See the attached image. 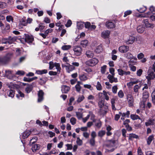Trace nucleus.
I'll list each match as a JSON object with an SVG mask.
<instances>
[{
  "mask_svg": "<svg viewBox=\"0 0 155 155\" xmlns=\"http://www.w3.org/2000/svg\"><path fill=\"white\" fill-rule=\"evenodd\" d=\"M143 23L145 24V26L147 28H150L151 27V25L149 23L148 19H146L143 20Z\"/></svg>",
  "mask_w": 155,
  "mask_h": 155,
  "instance_id": "obj_42",
  "label": "nucleus"
},
{
  "mask_svg": "<svg viewBox=\"0 0 155 155\" xmlns=\"http://www.w3.org/2000/svg\"><path fill=\"white\" fill-rule=\"evenodd\" d=\"M124 71L120 69H119L117 70L118 74L121 76L124 75Z\"/></svg>",
  "mask_w": 155,
  "mask_h": 155,
  "instance_id": "obj_64",
  "label": "nucleus"
},
{
  "mask_svg": "<svg viewBox=\"0 0 155 155\" xmlns=\"http://www.w3.org/2000/svg\"><path fill=\"white\" fill-rule=\"evenodd\" d=\"M107 66L104 65L101 68V72L102 74H104L106 71Z\"/></svg>",
  "mask_w": 155,
  "mask_h": 155,
  "instance_id": "obj_52",
  "label": "nucleus"
},
{
  "mask_svg": "<svg viewBox=\"0 0 155 155\" xmlns=\"http://www.w3.org/2000/svg\"><path fill=\"white\" fill-rule=\"evenodd\" d=\"M31 86L28 85L25 89V91L27 93H29L32 90Z\"/></svg>",
  "mask_w": 155,
  "mask_h": 155,
  "instance_id": "obj_46",
  "label": "nucleus"
},
{
  "mask_svg": "<svg viewBox=\"0 0 155 155\" xmlns=\"http://www.w3.org/2000/svg\"><path fill=\"white\" fill-rule=\"evenodd\" d=\"M112 130H113V128L110 126H107V136H109L112 134V133L110 132V131Z\"/></svg>",
  "mask_w": 155,
  "mask_h": 155,
  "instance_id": "obj_35",
  "label": "nucleus"
},
{
  "mask_svg": "<svg viewBox=\"0 0 155 155\" xmlns=\"http://www.w3.org/2000/svg\"><path fill=\"white\" fill-rule=\"evenodd\" d=\"M85 97L83 95H79L76 102L78 103H79L82 101L84 99Z\"/></svg>",
  "mask_w": 155,
  "mask_h": 155,
  "instance_id": "obj_36",
  "label": "nucleus"
},
{
  "mask_svg": "<svg viewBox=\"0 0 155 155\" xmlns=\"http://www.w3.org/2000/svg\"><path fill=\"white\" fill-rule=\"evenodd\" d=\"M135 40L134 37L133 36H130L129 39L126 41L127 44H133Z\"/></svg>",
  "mask_w": 155,
  "mask_h": 155,
  "instance_id": "obj_16",
  "label": "nucleus"
},
{
  "mask_svg": "<svg viewBox=\"0 0 155 155\" xmlns=\"http://www.w3.org/2000/svg\"><path fill=\"white\" fill-rule=\"evenodd\" d=\"M105 131L101 130L98 132V136L100 137H102L105 134Z\"/></svg>",
  "mask_w": 155,
  "mask_h": 155,
  "instance_id": "obj_50",
  "label": "nucleus"
},
{
  "mask_svg": "<svg viewBox=\"0 0 155 155\" xmlns=\"http://www.w3.org/2000/svg\"><path fill=\"white\" fill-rule=\"evenodd\" d=\"M115 141L114 140H107V147H114L115 146Z\"/></svg>",
  "mask_w": 155,
  "mask_h": 155,
  "instance_id": "obj_17",
  "label": "nucleus"
},
{
  "mask_svg": "<svg viewBox=\"0 0 155 155\" xmlns=\"http://www.w3.org/2000/svg\"><path fill=\"white\" fill-rule=\"evenodd\" d=\"M86 54L88 58H92L94 55V52L92 51L88 50L86 52Z\"/></svg>",
  "mask_w": 155,
  "mask_h": 155,
  "instance_id": "obj_24",
  "label": "nucleus"
},
{
  "mask_svg": "<svg viewBox=\"0 0 155 155\" xmlns=\"http://www.w3.org/2000/svg\"><path fill=\"white\" fill-rule=\"evenodd\" d=\"M137 155H143V153L140 147H138L137 150Z\"/></svg>",
  "mask_w": 155,
  "mask_h": 155,
  "instance_id": "obj_55",
  "label": "nucleus"
},
{
  "mask_svg": "<svg viewBox=\"0 0 155 155\" xmlns=\"http://www.w3.org/2000/svg\"><path fill=\"white\" fill-rule=\"evenodd\" d=\"M148 82H150L151 80H153L155 78V74L152 71L148 72V76L146 77Z\"/></svg>",
  "mask_w": 155,
  "mask_h": 155,
  "instance_id": "obj_11",
  "label": "nucleus"
},
{
  "mask_svg": "<svg viewBox=\"0 0 155 155\" xmlns=\"http://www.w3.org/2000/svg\"><path fill=\"white\" fill-rule=\"evenodd\" d=\"M126 58L129 59H133L135 60H137V58L133 56L132 54L128 52L126 54Z\"/></svg>",
  "mask_w": 155,
  "mask_h": 155,
  "instance_id": "obj_25",
  "label": "nucleus"
},
{
  "mask_svg": "<svg viewBox=\"0 0 155 155\" xmlns=\"http://www.w3.org/2000/svg\"><path fill=\"white\" fill-rule=\"evenodd\" d=\"M118 97L120 98H123L124 96V94L122 90H120L118 93Z\"/></svg>",
  "mask_w": 155,
  "mask_h": 155,
  "instance_id": "obj_59",
  "label": "nucleus"
},
{
  "mask_svg": "<svg viewBox=\"0 0 155 155\" xmlns=\"http://www.w3.org/2000/svg\"><path fill=\"white\" fill-rule=\"evenodd\" d=\"M5 74L4 76V77L6 76L8 78L10 79L12 76V71L9 70H6L5 71Z\"/></svg>",
  "mask_w": 155,
  "mask_h": 155,
  "instance_id": "obj_20",
  "label": "nucleus"
},
{
  "mask_svg": "<svg viewBox=\"0 0 155 155\" xmlns=\"http://www.w3.org/2000/svg\"><path fill=\"white\" fill-rule=\"evenodd\" d=\"M54 67H56V68L57 69V71L60 72L61 68L60 67V64L59 63H54Z\"/></svg>",
  "mask_w": 155,
  "mask_h": 155,
  "instance_id": "obj_43",
  "label": "nucleus"
},
{
  "mask_svg": "<svg viewBox=\"0 0 155 155\" xmlns=\"http://www.w3.org/2000/svg\"><path fill=\"white\" fill-rule=\"evenodd\" d=\"M47 70L46 69H44L41 70H38L36 71V73L38 74H42L47 73Z\"/></svg>",
  "mask_w": 155,
  "mask_h": 155,
  "instance_id": "obj_38",
  "label": "nucleus"
},
{
  "mask_svg": "<svg viewBox=\"0 0 155 155\" xmlns=\"http://www.w3.org/2000/svg\"><path fill=\"white\" fill-rule=\"evenodd\" d=\"M25 40L26 42L28 43L32 42L33 40V36L28 34H25Z\"/></svg>",
  "mask_w": 155,
  "mask_h": 155,
  "instance_id": "obj_12",
  "label": "nucleus"
},
{
  "mask_svg": "<svg viewBox=\"0 0 155 155\" xmlns=\"http://www.w3.org/2000/svg\"><path fill=\"white\" fill-rule=\"evenodd\" d=\"M150 12L147 13V15H150L151 13L153 14H155V8L153 6H151L150 8Z\"/></svg>",
  "mask_w": 155,
  "mask_h": 155,
  "instance_id": "obj_31",
  "label": "nucleus"
},
{
  "mask_svg": "<svg viewBox=\"0 0 155 155\" xmlns=\"http://www.w3.org/2000/svg\"><path fill=\"white\" fill-rule=\"evenodd\" d=\"M103 48L101 45L98 46L95 50V52L97 53H99L102 51Z\"/></svg>",
  "mask_w": 155,
  "mask_h": 155,
  "instance_id": "obj_34",
  "label": "nucleus"
},
{
  "mask_svg": "<svg viewBox=\"0 0 155 155\" xmlns=\"http://www.w3.org/2000/svg\"><path fill=\"white\" fill-rule=\"evenodd\" d=\"M7 6V4L4 2H0V8H5Z\"/></svg>",
  "mask_w": 155,
  "mask_h": 155,
  "instance_id": "obj_57",
  "label": "nucleus"
},
{
  "mask_svg": "<svg viewBox=\"0 0 155 155\" xmlns=\"http://www.w3.org/2000/svg\"><path fill=\"white\" fill-rule=\"evenodd\" d=\"M83 70L89 74H91L92 71L91 69L89 68H83Z\"/></svg>",
  "mask_w": 155,
  "mask_h": 155,
  "instance_id": "obj_48",
  "label": "nucleus"
},
{
  "mask_svg": "<svg viewBox=\"0 0 155 155\" xmlns=\"http://www.w3.org/2000/svg\"><path fill=\"white\" fill-rule=\"evenodd\" d=\"M116 21L114 20H112L109 21L107 23V28H113L115 27Z\"/></svg>",
  "mask_w": 155,
  "mask_h": 155,
  "instance_id": "obj_9",
  "label": "nucleus"
},
{
  "mask_svg": "<svg viewBox=\"0 0 155 155\" xmlns=\"http://www.w3.org/2000/svg\"><path fill=\"white\" fill-rule=\"evenodd\" d=\"M8 44H11L14 43L17 39V38L16 36H9L7 38Z\"/></svg>",
  "mask_w": 155,
  "mask_h": 155,
  "instance_id": "obj_10",
  "label": "nucleus"
},
{
  "mask_svg": "<svg viewBox=\"0 0 155 155\" xmlns=\"http://www.w3.org/2000/svg\"><path fill=\"white\" fill-rule=\"evenodd\" d=\"M75 88L77 91L79 93L80 92L81 87L80 85L76 84L75 86Z\"/></svg>",
  "mask_w": 155,
  "mask_h": 155,
  "instance_id": "obj_51",
  "label": "nucleus"
},
{
  "mask_svg": "<svg viewBox=\"0 0 155 155\" xmlns=\"http://www.w3.org/2000/svg\"><path fill=\"white\" fill-rule=\"evenodd\" d=\"M119 113V114L121 115L123 117H127V118H128L129 117V115L130 114V112L129 111H127L126 113H122V112H120Z\"/></svg>",
  "mask_w": 155,
  "mask_h": 155,
  "instance_id": "obj_32",
  "label": "nucleus"
},
{
  "mask_svg": "<svg viewBox=\"0 0 155 155\" xmlns=\"http://www.w3.org/2000/svg\"><path fill=\"white\" fill-rule=\"evenodd\" d=\"M140 87L138 84H136L134 86V91L135 92H138V89L140 88Z\"/></svg>",
  "mask_w": 155,
  "mask_h": 155,
  "instance_id": "obj_54",
  "label": "nucleus"
},
{
  "mask_svg": "<svg viewBox=\"0 0 155 155\" xmlns=\"http://www.w3.org/2000/svg\"><path fill=\"white\" fill-rule=\"evenodd\" d=\"M73 50L74 54L76 56H80L83 50L82 48L78 46H75L73 47Z\"/></svg>",
  "mask_w": 155,
  "mask_h": 155,
  "instance_id": "obj_6",
  "label": "nucleus"
},
{
  "mask_svg": "<svg viewBox=\"0 0 155 155\" xmlns=\"http://www.w3.org/2000/svg\"><path fill=\"white\" fill-rule=\"evenodd\" d=\"M136 41L138 43H140L143 41V39L141 36H137L136 38Z\"/></svg>",
  "mask_w": 155,
  "mask_h": 155,
  "instance_id": "obj_44",
  "label": "nucleus"
},
{
  "mask_svg": "<svg viewBox=\"0 0 155 155\" xmlns=\"http://www.w3.org/2000/svg\"><path fill=\"white\" fill-rule=\"evenodd\" d=\"M101 36L102 38L106 39L107 38V31H105L101 33Z\"/></svg>",
  "mask_w": 155,
  "mask_h": 155,
  "instance_id": "obj_62",
  "label": "nucleus"
},
{
  "mask_svg": "<svg viewBox=\"0 0 155 155\" xmlns=\"http://www.w3.org/2000/svg\"><path fill=\"white\" fill-rule=\"evenodd\" d=\"M95 122V125L97 128H100L101 126V123L100 120H96Z\"/></svg>",
  "mask_w": 155,
  "mask_h": 155,
  "instance_id": "obj_41",
  "label": "nucleus"
},
{
  "mask_svg": "<svg viewBox=\"0 0 155 155\" xmlns=\"http://www.w3.org/2000/svg\"><path fill=\"white\" fill-rule=\"evenodd\" d=\"M88 41L87 40L81 41L80 42L81 45L83 48L86 47L88 45Z\"/></svg>",
  "mask_w": 155,
  "mask_h": 155,
  "instance_id": "obj_28",
  "label": "nucleus"
},
{
  "mask_svg": "<svg viewBox=\"0 0 155 155\" xmlns=\"http://www.w3.org/2000/svg\"><path fill=\"white\" fill-rule=\"evenodd\" d=\"M89 114L88 115L89 116V117H91V120H92L93 122H95L96 120L95 119V115L91 111H89Z\"/></svg>",
  "mask_w": 155,
  "mask_h": 155,
  "instance_id": "obj_30",
  "label": "nucleus"
},
{
  "mask_svg": "<svg viewBox=\"0 0 155 155\" xmlns=\"http://www.w3.org/2000/svg\"><path fill=\"white\" fill-rule=\"evenodd\" d=\"M131 118L133 120H135L137 119L140 120H141L140 122H142L141 119L140 117L138 115L136 114H131L130 116Z\"/></svg>",
  "mask_w": 155,
  "mask_h": 155,
  "instance_id": "obj_23",
  "label": "nucleus"
},
{
  "mask_svg": "<svg viewBox=\"0 0 155 155\" xmlns=\"http://www.w3.org/2000/svg\"><path fill=\"white\" fill-rule=\"evenodd\" d=\"M71 47L70 45H64L61 47V49L63 50H67L69 49Z\"/></svg>",
  "mask_w": 155,
  "mask_h": 155,
  "instance_id": "obj_45",
  "label": "nucleus"
},
{
  "mask_svg": "<svg viewBox=\"0 0 155 155\" xmlns=\"http://www.w3.org/2000/svg\"><path fill=\"white\" fill-rule=\"evenodd\" d=\"M17 91L18 94H16V97L19 99H22L24 97V94L20 90H17Z\"/></svg>",
  "mask_w": 155,
  "mask_h": 155,
  "instance_id": "obj_22",
  "label": "nucleus"
},
{
  "mask_svg": "<svg viewBox=\"0 0 155 155\" xmlns=\"http://www.w3.org/2000/svg\"><path fill=\"white\" fill-rule=\"evenodd\" d=\"M6 18V21L8 22H10L11 21H13V18L11 15L7 16Z\"/></svg>",
  "mask_w": 155,
  "mask_h": 155,
  "instance_id": "obj_47",
  "label": "nucleus"
},
{
  "mask_svg": "<svg viewBox=\"0 0 155 155\" xmlns=\"http://www.w3.org/2000/svg\"><path fill=\"white\" fill-rule=\"evenodd\" d=\"M154 136L153 135H152L150 136L148 138L147 140V144L149 145L151 143L152 140L153 139Z\"/></svg>",
  "mask_w": 155,
  "mask_h": 155,
  "instance_id": "obj_37",
  "label": "nucleus"
},
{
  "mask_svg": "<svg viewBox=\"0 0 155 155\" xmlns=\"http://www.w3.org/2000/svg\"><path fill=\"white\" fill-rule=\"evenodd\" d=\"M152 101L154 104H155V91H154L152 94Z\"/></svg>",
  "mask_w": 155,
  "mask_h": 155,
  "instance_id": "obj_56",
  "label": "nucleus"
},
{
  "mask_svg": "<svg viewBox=\"0 0 155 155\" xmlns=\"http://www.w3.org/2000/svg\"><path fill=\"white\" fill-rule=\"evenodd\" d=\"M129 140H132L134 138L137 139L138 138V136L135 134H129Z\"/></svg>",
  "mask_w": 155,
  "mask_h": 155,
  "instance_id": "obj_27",
  "label": "nucleus"
},
{
  "mask_svg": "<svg viewBox=\"0 0 155 155\" xmlns=\"http://www.w3.org/2000/svg\"><path fill=\"white\" fill-rule=\"evenodd\" d=\"M153 121V120L152 119H150L148 120L147 122H146L145 123L146 126H148L149 125L154 124Z\"/></svg>",
  "mask_w": 155,
  "mask_h": 155,
  "instance_id": "obj_40",
  "label": "nucleus"
},
{
  "mask_svg": "<svg viewBox=\"0 0 155 155\" xmlns=\"http://www.w3.org/2000/svg\"><path fill=\"white\" fill-rule=\"evenodd\" d=\"M99 60L97 58H94L87 61L85 62L86 65L90 66H94L98 62Z\"/></svg>",
  "mask_w": 155,
  "mask_h": 155,
  "instance_id": "obj_5",
  "label": "nucleus"
},
{
  "mask_svg": "<svg viewBox=\"0 0 155 155\" xmlns=\"http://www.w3.org/2000/svg\"><path fill=\"white\" fill-rule=\"evenodd\" d=\"M1 41L2 44H8L7 38H2L1 40Z\"/></svg>",
  "mask_w": 155,
  "mask_h": 155,
  "instance_id": "obj_58",
  "label": "nucleus"
},
{
  "mask_svg": "<svg viewBox=\"0 0 155 155\" xmlns=\"http://www.w3.org/2000/svg\"><path fill=\"white\" fill-rule=\"evenodd\" d=\"M111 103L112 104V107L113 110H115L116 109L114 103H115V99L114 98H112L111 100Z\"/></svg>",
  "mask_w": 155,
  "mask_h": 155,
  "instance_id": "obj_49",
  "label": "nucleus"
},
{
  "mask_svg": "<svg viewBox=\"0 0 155 155\" xmlns=\"http://www.w3.org/2000/svg\"><path fill=\"white\" fill-rule=\"evenodd\" d=\"M20 24L23 26L26 25L27 24V21L24 18H22L20 21Z\"/></svg>",
  "mask_w": 155,
  "mask_h": 155,
  "instance_id": "obj_63",
  "label": "nucleus"
},
{
  "mask_svg": "<svg viewBox=\"0 0 155 155\" xmlns=\"http://www.w3.org/2000/svg\"><path fill=\"white\" fill-rule=\"evenodd\" d=\"M76 115L77 117L79 119L82 118L83 117L82 113L79 112H76Z\"/></svg>",
  "mask_w": 155,
  "mask_h": 155,
  "instance_id": "obj_53",
  "label": "nucleus"
},
{
  "mask_svg": "<svg viewBox=\"0 0 155 155\" xmlns=\"http://www.w3.org/2000/svg\"><path fill=\"white\" fill-rule=\"evenodd\" d=\"M132 13V12L131 11L129 10H127L126 12H125L124 13V17H126L128 15H129L131 14Z\"/></svg>",
  "mask_w": 155,
  "mask_h": 155,
  "instance_id": "obj_61",
  "label": "nucleus"
},
{
  "mask_svg": "<svg viewBox=\"0 0 155 155\" xmlns=\"http://www.w3.org/2000/svg\"><path fill=\"white\" fill-rule=\"evenodd\" d=\"M127 100L129 106L130 107H133L134 106V99L132 95L131 94H127Z\"/></svg>",
  "mask_w": 155,
  "mask_h": 155,
  "instance_id": "obj_7",
  "label": "nucleus"
},
{
  "mask_svg": "<svg viewBox=\"0 0 155 155\" xmlns=\"http://www.w3.org/2000/svg\"><path fill=\"white\" fill-rule=\"evenodd\" d=\"M145 30V28L142 26L140 25L137 28V32L140 33H143Z\"/></svg>",
  "mask_w": 155,
  "mask_h": 155,
  "instance_id": "obj_29",
  "label": "nucleus"
},
{
  "mask_svg": "<svg viewBox=\"0 0 155 155\" xmlns=\"http://www.w3.org/2000/svg\"><path fill=\"white\" fill-rule=\"evenodd\" d=\"M6 86L9 88L10 90L7 92V95L10 97L12 98L14 97L15 95L14 91L13 89H18L19 87L20 86L16 84H14L12 82L6 83Z\"/></svg>",
  "mask_w": 155,
  "mask_h": 155,
  "instance_id": "obj_2",
  "label": "nucleus"
},
{
  "mask_svg": "<svg viewBox=\"0 0 155 155\" xmlns=\"http://www.w3.org/2000/svg\"><path fill=\"white\" fill-rule=\"evenodd\" d=\"M98 97L99 98V101L98 105L101 108L100 110L102 114H104L106 112L107 106L106 104H104V100H107V92L104 90L103 93H99L98 94Z\"/></svg>",
  "mask_w": 155,
  "mask_h": 155,
  "instance_id": "obj_1",
  "label": "nucleus"
},
{
  "mask_svg": "<svg viewBox=\"0 0 155 155\" xmlns=\"http://www.w3.org/2000/svg\"><path fill=\"white\" fill-rule=\"evenodd\" d=\"M62 66L63 67L65 68L67 71L68 73H69L70 72L74 69V66L68 64H67V65L62 64Z\"/></svg>",
  "mask_w": 155,
  "mask_h": 155,
  "instance_id": "obj_8",
  "label": "nucleus"
},
{
  "mask_svg": "<svg viewBox=\"0 0 155 155\" xmlns=\"http://www.w3.org/2000/svg\"><path fill=\"white\" fill-rule=\"evenodd\" d=\"M44 92L42 90H40L38 93V102H41L43 99Z\"/></svg>",
  "mask_w": 155,
  "mask_h": 155,
  "instance_id": "obj_14",
  "label": "nucleus"
},
{
  "mask_svg": "<svg viewBox=\"0 0 155 155\" xmlns=\"http://www.w3.org/2000/svg\"><path fill=\"white\" fill-rule=\"evenodd\" d=\"M70 88L66 85H63L61 87V91L62 93H67L70 90Z\"/></svg>",
  "mask_w": 155,
  "mask_h": 155,
  "instance_id": "obj_18",
  "label": "nucleus"
},
{
  "mask_svg": "<svg viewBox=\"0 0 155 155\" xmlns=\"http://www.w3.org/2000/svg\"><path fill=\"white\" fill-rule=\"evenodd\" d=\"M12 55L11 54L8 53L3 56H0V65H5L10 61Z\"/></svg>",
  "mask_w": 155,
  "mask_h": 155,
  "instance_id": "obj_3",
  "label": "nucleus"
},
{
  "mask_svg": "<svg viewBox=\"0 0 155 155\" xmlns=\"http://www.w3.org/2000/svg\"><path fill=\"white\" fill-rule=\"evenodd\" d=\"M47 80V78L46 77H44L41 78H40V80L38 81V82L41 85H42L45 83Z\"/></svg>",
  "mask_w": 155,
  "mask_h": 155,
  "instance_id": "obj_26",
  "label": "nucleus"
},
{
  "mask_svg": "<svg viewBox=\"0 0 155 155\" xmlns=\"http://www.w3.org/2000/svg\"><path fill=\"white\" fill-rule=\"evenodd\" d=\"M129 47L127 46H122L119 48V51L121 53H125L128 51Z\"/></svg>",
  "mask_w": 155,
  "mask_h": 155,
  "instance_id": "obj_13",
  "label": "nucleus"
},
{
  "mask_svg": "<svg viewBox=\"0 0 155 155\" xmlns=\"http://www.w3.org/2000/svg\"><path fill=\"white\" fill-rule=\"evenodd\" d=\"M31 132L29 130L23 132L22 135H21L20 137L25 139L28 137L31 134Z\"/></svg>",
  "mask_w": 155,
  "mask_h": 155,
  "instance_id": "obj_15",
  "label": "nucleus"
},
{
  "mask_svg": "<svg viewBox=\"0 0 155 155\" xmlns=\"http://www.w3.org/2000/svg\"><path fill=\"white\" fill-rule=\"evenodd\" d=\"M147 8L146 7L143 6L140 8L139 10H137L140 13H143L146 11Z\"/></svg>",
  "mask_w": 155,
  "mask_h": 155,
  "instance_id": "obj_60",
  "label": "nucleus"
},
{
  "mask_svg": "<svg viewBox=\"0 0 155 155\" xmlns=\"http://www.w3.org/2000/svg\"><path fill=\"white\" fill-rule=\"evenodd\" d=\"M97 90L101 91L102 89V87L101 82L97 81V82L96 85L95 86Z\"/></svg>",
  "mask_w": 155,
  "mask_h": 155,
  "instance_id": "obj_39",
  "label": "nucleus"
},
{
  "mask_svg": "<svg viewBox=\"0 0 155 155\" xmlns=\"http://www.w3.org/2000/svg\"><path fill=\"white\" fill-rule=\"evenodd\" d=\"M80 79L82 81H85L88 79L86 74H81L79 75Z\"/></svg>",
  "mask_w": 155,
  "mask_h": 155,
  "instance_id": "obj_19",
  "label": "nucleus"
},
{
  "mask_svg": "<svg viewBox=\"0 0 155 155\" xmlns=\"http://www.w3.org/2000/svg\"><path fill=\"white\" fill-rule=\"evenodd\" d=\"M40 145L38 144H34L32 145L31 147L32 151L34 152H35L37 150H38L40 148Z\"/></svg>",
  "mask_w": 155,
  "mask_h": 155,
  "instance_id": "obj_21",
  "label": "nucleus"
},
{
  "mask_svg": "<svg viewBox=\"0 0 155 155\" xmlns=\"http://www.w3.org/2000/svg\"><path fill=\"white\" fill-rule=\"evenodd\" d=\"M109 71L111 75L109 74L107 76L110 82L111 83H112L113 82H117L118 81L117 79V78L114 77V69L113 68H109Z\"/></svg>",
  "mask_w": 155,
  "mask_h": 155,
  "instance_id": "obj_4",
  "label": "nucleus"
},
{
  "mask_svg": "<svg viewBox=\"0 0 155 155\" xmlns=\"http://www.w3.org/2000/svg\"><path fill=\"white\" fill-rule=\"evenodd\" d=\"M84 22L82 21L78 22H77V27L78 29H81L84 27Z\"/></svg>",
  "mask_w": 155,
  "mask_h": 155,
  "instance_id": "obj_33",
  "label": "nucleus"
}]
</instances>
